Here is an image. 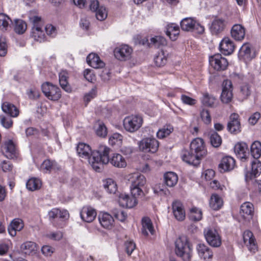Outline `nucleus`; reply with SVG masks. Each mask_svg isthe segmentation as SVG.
I'll return each mask as SVG.
<instances>
[{"mask_svg": "<svg viewBox=\"0 0 261 261\" xmlns=\"http://www.w3.org/2000/svg\"><path fill=\"white\" fill-rule=\"evenodd\" d=\"M97 151V149L93 151H91L90 146L84 143H80L76 147V151L79 155L83 158L88 159L90 163V159L92 158L93 152Z\"/></svg>", "mask_w": 261, "mask_h": 261, "instance_id": "17", "label": "nucleus"}, {"mask_svg": "<svg viewBox=\"0 0 261 261\" xmlns=\"http://www.w3.org/2000/svg\"><path fill=\"white\" fill-rule=\"evenodd\" d=\"M251 94L250 87L248 84L242 85L240 88L239 93V98L240 100L243 101L246 99Z\"/></svg>", "mask_w": 261, "mask_h": 261, "instance_id": "48", "label": "nucleus"}, {"mask_svg": "<svg viewBox=\"0 0 261 261\" xmlns=\"http://www.w3.org/2000/svg\"><path fill=\"white\" fill-rule=\"evenodd\" d=\"M173 131V127L171 125H166L160 128L156 133L159 139H163L168 136Z\"/></svg>", "mask_w": 261, "mask_h": 261, "instance_id": "44", "label": "nucleus"}, {"mask_svg": "<svg viewBox=\"0 0 261 261\" xmlns=\"http://www.w3.org/2000/svg\"><path fill=\"white\" fill-rule=\"evenodd\" d=\"M96 133L99 137H106L107 135V129L106 126L103 123H99L96 130Z\"/></svg>", "mask_w": 261, "mask_h": 261, "instance_id": "60", "label": "nucleus"}, {"mask_svg": "<svg viewBox=\"0 0 261 261\" xmlns=\"http://www.w3.org/2000/svg\"><path fill=\"white\" fill-rule=\"evenodd\" d=\"M197 251L199 257L204 261H210L213 256L212 250L203 244H199L197 246Z\"/></svg>", "mask_w": 261, "mask_h": 261, "instance_id": "16", "label": "nucleus"}, {"mask_svg": "<svg viewBox=\"0 0 261 261\" xmlns=\"http://www.w3.org/2000/svg\"><path fill=\"white\" fill-rule=\"evenodd\" d=\"M224 20L216 18L212 21L210 29L213 35H217L224 30Z\"/></svg>", "mask_w": 261, "mask_h": 261, "instance_id": "27", "label": "nucleus"}, {"mask_svg": "<svg viewBox=\"0 0 261 261\" xmlns=\"http://www.w3.org/2000/svg\"><path fill=\"white\" fill-rule=\"evenodd\" d=\"M42 91L44 95L51 100H58L61 97L60 88L48 82H46L42 85Z\"/></svg>", "mask_w": 261, "mask_h": 261, "instance_id": "6", "label": "nucleus"}, {"mask_svg": "<svg viewBox=\"0 0 261 261\" xmlns=\"http://www.w3.org/2000/svg\"><path fill=\"white\" fill-rule=\"evenodd\" d=\"M87 63L94 68H101L105 66V63L99 56L94 53L90 54L87 57Z\"/></svg>", "mask_w": 261, "mask_h": 261, "instance_id": "28", "label": "nucleus"}, {"mask_svg": "<svg viewBox=\"0 0 261 261\" xmlns=\"http://www.w3.org/2000/svg\"><path fill=\"white\" fill-rule=\"evenodd\" d=\"M201 118L205 124H209L211 122V117L207 110L203 109L200 113Z\"/></svg>", "mask_w": 261, "mask_h": 261, "instance_id": "61", "label": "nucleus"}, {"mask_svg": "<svg viewBox=\"0 0 261 261\" xmlns=\"http://www.w3.org/2000/svg\"><path fill=\"white\" fill-rule=\"evenodd\" d=\"M12 20L10 18L4 13H0V29L6 31L10 26Z\"/></svg>", "mask_w": 261, "mask_h": 261, "instance_id": "47", "label": "nucleus"}, {"mask_svg": "<svg viewBox=\"0 0 261 261\" xmlns=\"http://www.w3.org/2000/svg\"><path fill=\"white\" fill-rule=\"evenodd\" d=\"M143 123V118L139 115H131L125 117L123 120L125 129L130 133L138 130Z\"/></svg>", "mask_w": 261, "mask_h": 261, "instance_id": "3", "label": "nucleus"}, {"mask_svg": "<svg viewBox=\"0 0 261 261\" xmlns=\"http://www.w3.org/2000/svg\"><path fill=\"white\" fill-rule=\"evenodd\" d=\"M142 229L141 232L144 236H147L149 232L153 234L154 230L152 225L151 219L147 217H144L142 219Z\"/></svg>", "mask_w": 261, "mask_h": 261, "instance_id": "31", "label": "nucleus"}, {"mask_svg": "<svg viewBox=\"0 0 261 261\" xmlns=\"http://www.w3.org/2000/svg\"><path fill=\"white\" fill-rule=\"evenodd\" d=\"M261 173V162L257 160H254L251 162V170L250 172L246 174V179H251L255 178Z\"/></svg>", "mask_w": 261, "mask_h": 261, "instance_id": "30", "label": "nucleus"}, {"mask_svg": "<svg viewBox=\"0 0 261 261\" xmlns=\"http://www.w3.org/2000/svg\"><path fill=\"white\" fill-rule=\"evenodd\" d=\"M128 180L130 186L143 187L146 184V178L143 175L139 173H134L130 175Z\"/></svg>", "mask_w": 261, "mask_h": 261, "instance_id": "25", "label": "nucleus"}, {"mask_svg": "<svg viewBox=\"0 0 261 261\" xmlns=\"http://www.w3.org/2000/svg\"><path fill=\"white\" fill-rule=\"evenodd\" d=\"M5 156L10 159L16 157V150L15 146L12 140H9L5 144Z\"/></svg>", "mask_w": 261, "mask_h": 261, "instance_id": "35", "label": "nucleus"}, {"mask_svg": "<svg viewBox=\"0 0 261 261\" xmlns=\"http://www.w3.org/2000/svg\"><path fill=\"white\" fill-rule=\"evenodd\" d=\"M210 66L217 71L224 70L228 66L227 60L221 54H215L209 58Z\"/></svg>", "mask_w": 261, "mask_h": 261, "instance_id": "9", "label": "nucleus"}, {"mask_svg": "<svg viewBox=\"0 0 261 261\" xmlns=\"http://www.w3.org/2000/svg\"><path fill=\"white\" fill-rule=\"evenodd\" d=\"M84 76L90 82L92 83L95 80V75L92 70L86 69L84 72Z\"/></svg>", "mask_w": 261, "mask_h": 261, "instance_id": "62", "label": "nucleus"}, {"mask_svg": "<svg viewBox=\"0 0 261 261\" xmlns=\"http://www.w3.org/2000/svg\"><path fill=\"white\" fill-rule=\"evenodd\" d=\"M14 31L18 34H23L27 30V25L25 21L21 19L14 20Z\"/></svg>", "mask_w": 261, "mask_h": 261, "instance_id": "46", "label": "nucleus"}, {"mask_svg": "<svg viewBox=\"0 0 261 261\" xmlns=\"http://www.w3.org/2000/svg\"><path fill=\"white\" fill-rule=\"evenodd\" d=\"M59 83L61 87L66 92L71 91L70 87L68 84L67 79L68 73L66 71H62L59 73Z\"/></svg>", "mask_w": 261, "mask_h": 261, "instance_id": "38", "label": "nucleus"}, {"mask_svg": "<svg viewBox=\"0 0 261 261\" xmlns=\"http://www.w3.org/2000/svg\"><path fill=\"white\" fill-rule=\"evenodd\" d=\"M239 117V115L236 113H233L230 116L227 129L231 134H238L241 132V124Z\"/></svg>", "mask_w": 261, "mask_h": 261, "instance_id": "14", "label": "nucleus"}, {"mask_svg": "<svg viewBox=\"0 0 261 261\" xmlns=\"http://www.w3.org/2000/svg\"><path fill=\"white\" fill-rule=\"evenodd\" d=\"M222 87L221 100L224 103H228L232 100L233 97L232 83L230 80H224Z\"/></svg>", "mask_w": 261, "mask_h": 261, "instance_id": "10", "label": "nucleus"}, {"mask_svg": "<svg viewBox=\"0 0 261 261\" xmlns=\"http://www.w3.org/2000/svg\"><path fill=\"white\" fill-rule=\"evenodd\" d=\"M210 139L212 145L214 147H219L222 143V139L216 132L211 134Z\"/></svg>", "mask_w": 261, "mask_h": 261, "instance_id": "53", "label": "nucleus"}, {"mask_svg": "<svg viewBox=\"0 0 261 261\" xmlns=\"http://www.w3.org/2000/svg\"><path fill=\"white\" fill-rule=\"evenodd\" d=\"M48 217L50 220L53 221L55 219L60 218L61 219H66L69 217V213L67 211L61 210L57 208H53L48 212ZM54 223L53 221H52Z\"/></svg>", "mask_w": 261, "mask_h": 261, "instance_id": "29", "label": "nucleus"}, {"mask_svg": "<svg viewBox=\"0 0 261 261\" xmlns=\"http://www.w3.org/2000/svg\"><path fill=\"white\" fill-rule=\"evenodd\" d=\"M1 123L2 125L6 128H9L12 126L13 121L9 118H6L5 116H1Z\"/></svg>", "mask_w": 261, "mask_h": 261, "instance_id": "64", "label": "nucleus"}, {"mask_svg": "<svg viewBox=\"0 0 261 261\" xmlns=\"http://www.w3.org/2000/svg\"><path fill=\"white\" fill-rule=\"evenodd\" d=\"M7 44L5 38H0V56H5L7 53Z\"/></svg>", "mask_w": 261, "mask_h": 261, "instance_id": "59", "label": "nucleus"}, {"mask_svg": "<svg viewBox=\"0 0 261 261\" xmlns=\"http://www.w3.org/2000/svg\"><path fill=\"white\" fill-rule=\"evenodd\" d=\"M236 165L234 159L230 156L223 158L219 165L221 172H227L233 169Z\"/></svg>", "mask_w": 261, "mask_h": 261, "instance_id": "21", "label": "nucleus"}, {"mask_svg": "<svg viewBox=\"0 0 261 261\" xmlns=\"http://www.w3.org/2000/svg\"><path fill=\"white\" fill-rule=\"evenodd\" d=\"M234 47L233 41L228 37L224 38L219 44L221 52L225 55H229L232 53Z\"/></svg>", "mask_w": 261, "mask_h": 261, "instance_id": "19", "label": "nucleus"}, {"mask_svg": "<svg viewBox=\"0 0 261 261\" xmlns=\"http://www.w3.org/2000/svg\"><path fill=\"white\" fill-rule=\"evenodd\" d=\"M215 97L212 95L208 94V93L203 94V96L201 98L202 103L206 106H213L215 102Z\"/></svg>", "mask_w": 261, "mask_h": 261, "instance_id": "52", "label": "nucleus"}, {"mask_svg": "<svg viewBox=\"0 0 261 261\" xmlns=\"http://www.w3.org/2000/svg\"><path fill=\"white\" fill-rule=\"evenodd\" d=\"M118 201L120 205L122 207H126L128 208H132L134 207L138 203V201L136 199H132V198H130L128 195L124 194H121L120 195Z\"/></svg>", "mask_w": 261, "mask_h": 261, "instance_id": "32", "label": "nucleus"}, {"mask_svg": "<svg viewBox=\"0 0 261 261\" xmlns=\"http://www.w3.org/2000/svg\"><path fill=\"white\" fill-rule=\"evenodd\" d=\"M181 157L183 161L194 166L198 165L201 160V158L190 148L183 150Z\"/></svg>", "mask_w": 261, "mask_h": 261, "instance_id": "11", "label": "nucleus"}, {"mask_svg": "<svg viewBox=\"0 0 261 261\" xmlns=\"http://www.w3.org/2000/svg\"><path fill=\"white\" fill-rule=\"evenodd\" d=\"M236 155L242 161H245L249 156L247 144L245 142L238 143L234 147Z\"/></svg>", "mask_w": 261, "mask_h": 261, "instance_id": "18", "label": "nucleus"}, {"mask_svg": "<svg viewBox=\"0 0 261 261\" xmlns=\"http://www.w3.org/2000/svg\"><path fill=\"white\" fill-rule=\"evenodd\" d=\"M27 188L31 191L39 190L42 186V182L39 178L33 177L29 179L26 184Z\"/></svg>", "mask_w": 261, "mask_h": 261, "instance_id": "39", "label": "nucleus"}, {"mask_svg": "<svg viewBox=\"0 0 261 261\" xmlns=\"http://www.w3.org/2000/svg\"><path fill=\"white\" fill-rule=\"evenodd\" d=\"M24 227L23 221L21 219L16 218L13 219L8 227V231L12 237L16 235V232L20 231Z\"/></svg>", "mask_w": 261, "mask_h": 261, "instance_id": "23", "label": "nucleus"}, {"mask_svg": "<svg viewBox=\"0 0 261 261\" xmlns=\"http://www.w3.org/2000/svg\"><path fill=\"white\" fill-rule=\"evenodd\" d=\"M239 56L247 60H250L254 58L255 54L252 51L250 44L244 43L240 49Z\"/></svg>", "mask_w": 261, "mask_h": 261, "instance_id": "26", "label": "nucleus"}, {"mask_svg": "<svg viewBox=\"0 0 261 261\" xmlns=\"http://www.w3.org/2000/svg\"><path fill=\"white\" fill-rule=\"evenodd\" d=\"M253 205L249 202H244L240 208V214L245 219H249L253 213Z\"/></svg>", "mask_w": 261, "mask_h": 261, "instance_id": "33", "label": "nucleus"}, {"mask_svg": "<svg viewBox=\"0 0 261 261\" xmlns=\"http://www.w3.org/2000/svg\"><path fill=\"white\" fill-rule=\"evenodd\" d=\"M21 249L25 254H30L37 250V246L35 243L28 241L21 245Z\"/></svg>", "mask_w": 261, "mask_h": 261, "instance_id": "45", "label": "nucleus"}, {"mask_svg": "<svg viewBox=\"0 0 261 261\" xmlns=\"http://www.w3.org/2000/svg\"><path fill=\"white\" fill-rule=\"evenodd\" d=\"M95 16L96 18L100 21L105 20L108 16V13L106 8L102 6H100L99 9L95 11Z\"/></svg>", "mask_w": 261, "mask_h": 261, "instance_id": "57", "label": "nucleus"}, {"mask_svg": "<svg viewBox=\"0 0 261 261\" xmlns=\"http://www.w3.org/2000/svg\"><path fill=\"white\" fill-rule=\"evenodd\" d=\"M3 111L12 117H16L19 115L18 109L13 104L5 102L2 105Z\"/></svg>", "mask_w": 261, "mask_h": 261, "instance_id": "34", "label": "nucleus"}, {"mask_svg": "<svg viewBox=\"0 0 261 261\" xmlns=\"http://www.w3.org/2000/svg\"><path fill=\"white\" fill-rule=\"evenodd\" d=\"M105 189L109 193H115L117 191V185L114 181L111 178H108L104 181Z\"/></svg>", "mask_w": 261, "mask_h": 261, "instance_id": "49", "label": "nucleus"}, {"mask_svg": "<svg viewBox=\"0 0 261 261\" xmlns=\"http://www.w3.org/2000/svg\"><path fill=\"white\" fill-rule=\"evenodd\" d=\"M180 27L183 31H192L199 34L204 31V27L192 18H184L180 22Z\"/></svg>", "mask_w": 261, "mask_h": 261, "instance_id": "4", "label": "nucleus"}, {"mask_svg": "<svg viewBox=\"0 0 261 261\" xmlns=\"http://www.w3.org/2000/svg\"><path fill=\"white\" fill-rule=\"evenodd\" d=\"M57 163L55 161H51L49 160H45L41 165L42 170H45V172L50 171L52 169H55L57 167Z\"/></svg>", "mask_w": 261, "mask_h": 261, "instance_id": "55", "label": "nucleus"}, {"mask_svg": "<svg viewBox=\"0 0 261 261\" xmlns=\"http://www.w3.org/2000/svg\"><path fill=\"white\" fill-rule=\"evenodd\" d=\"M223 200L218 194H213L212 195L210 200V206L214 210H218L223 205Z\"/></svg>", "mask_w": 261, "mask_h": 261, "instance_id": "37", "label": "nucleus"}, {"mask_svg": "<svg viewBox=\"0 0 261 261\" xmlns=\"http://www.w3.org/2000/svg\"><path fill=\"white\" fill-rule=\"evenodd\" d=\"M97 215L96 210L91 206H84L80 212L81 219L85 222H92L95 218Z\"/></svg>", "mask_w": 261, "mask_h": 261, "instance_id": "15", "label": "nucleus"}, {"mask_svg": "<svg viewBox=\"0 0 261 261\" xmlns=\"http://www.w3.org/2000/svg\"><path fill=\"white\" fill-rule=\"evenodd\" d=\"M167 44L166 39L161 36H155L151 38L149 46L155 48H159Z\"/></svg>", "mask_w": 261, "mask_h": 261, "instance_id": "40", "label": "nucleus"}, {"mask_svg": "<svg viewBox=\"0 0 261 261\" xmlns=\"http://www.w3.org/2000/svg\"><path fill=\"white\" fill-rule=\"evenodd\" d=\"M243 238L248 249L250 252L255 253L257 250V246L253 233L249 230H246L243 233Z\"/></svg>", "mask_w": 261, "mask_h": 261, "instance_id": "12", "label": "nucleus"}, {"mask_svg": "<svg viewBox=\"0 0 261 261\" xmlns=\"http://www.w3.org/2000/svg\"><path fill=\"white\" fill-rule=\"evenodd\" d=\"M112 214L116 219L121 222L124 221L127 217V214L120 209L115 208L113 210Z\"/></svg>", "mask_w": 261, "mask_h": 261, "instance_id": "56", "label": "nucleus"}, {"mask_svg": "<svg viewBox=\"0 0 261 261\" xmlns=\"http://www.w3.org/2000/svg\"><path fill=\"white\" fill-rule=\"evenodd\" d=\"M30 21L32 24V28L42 27L41 18L38 16H32L30 17Z\"/></svg>", "mask_w": 261, "mask_h": 261, "instance_id": "58", "label": "nucleus"}, {"mask_svg": "<svg viewBox=\"0 0 261 261\" xmlns=\"http://www.w3.org/2000/svg\"><path fill=\"white\" fill-rule=\"evenodd\" d=\"M140 150L145 152L155 153L159 146V142L154 138H145L141 140L139 143Z\"/></svg>", "mask_w": 261, "mask_h": 261, "instance_id": "7", "label": "nucleus"}, {"mask_svg": "<svg viewBox=\"0 0 261 261\" xmlns=\"http://www.w3.org/2000/svg\"><path fill=\"white\" fill-rule=\"evenodd\" d=\"M164 181L166 185L169 187H173L177 183L178 176L173 172H168L165 173Z\"/></svg>", "mask_w": 261, "mask_h": 261, "instance_id": "36", "label": "nucleus"}, {"mask_svg": "<svg viewBox=\"0 0 261 261\" xmlns=\"http://www.w3.org/2000/svg\"><path fill=\"white\" fill-rule=\"evenodd\" d=\"M192 248L187 238L178 237L175 242V253L184 261H189L192 257Z\"/></svg>", "mask_w": 261, "mask_h": 261, "instance_id": "2", "label": "nucleus"}, {"mask_svg": "<svg viewBox=\"0 0 261 261\" xmlns=\"http://www.w3.org/2000/svg\"><path fill=\"white\" fill-rule=\"evenodd\" d=\"M123 137L118 133L113 134L109 140V144L111 145L119 146L122 143Z\"/></svg>", "mask_w": 261, "mask_h": 261, "instance_id": "54", "label": "nucleus"}, {"mask_svg": "<svg viewBox=\"0 0 261 261\" xmlns=\"http://www.w3.org/2000/svg\"><path fill=\"white\" fill-rule=\"evenodd\" d=\"M142 187H138L134 186H130V192L132 196V199H136L142 198L144 193L142 189Z\"/></svg>", "mask_w": 261, "mask_h": 261, "instance_id": "51", "label": "nucleus"}, {"mask_svg": "<svg viewBox=\"0 0 261 261\" xmlns=\"http://www.w3.org/2000/svg\"><path fill=\"white\" fill-rule=\"evenodd\" d=\"M231 36L237 41L242 40L245 35V29L240 24L233 25L231 29Z\"/></svg>", "mask_w": 261, "mask_h": 261, "instance_id": "24", "label": "nucleus"}, {"mask_svg": "<svg viewBox=\"0 0 261 261\" xmlns=\"http://www.w3.org/2000/svg\"><path fill=\"white\" fill-rule=\"evenodd\" d=\"M189 148L201 158L206 153L204 141L199 138H196L192 141Z\"/></svg>", "mask_w": 261, "mask_h": 261, "instance_id": "13", "label": "nucleus"}, {"mask_svg": "<svg viewBox=\"0 0 261 261\" xmlns=\"http://www.w3.org/2000/svg\"><path fill=\"white\" fill-rule=\"evenodd\" d=\"M110 149L106 146L101 145L97 151L93 152L92 158L90 159V164L93 169L99 171L103 164L110 162L113 166L117 168H124L126 166L124 158L119 153H114L110 159L109 154Z\"/></svg>", "mask_w": 261, "mask_h": 261, "instance_id": "1", "label": "nucleus"}, {"mask_svg": "<svg viewBox=\"0 0 261 261\" xmlns=\"http://www.w3.org/2000/svg\"><path fill=\"white\" fill-rule=\"evenodd\" d=\"M101 225L105 228L111 229L114 225L113 217L108 213H101L98 216Z\"/></svg>", "mask_w": 261, "mask_h": 261, "instance_id": "22", "label": "nucleus"}, {"mask_svg": "<svg viewBox=\"0 0 261 261\" xmlns=\"http://www.w3.org/2000/svg\"><path fill=\"white\" fill-rule=\"evenodd\" d=\"M31 36L34 40L40 42L45 40V35L42 30V27L32 28Z\"/></svg>", "mask_w": 261, "mask_h": 261, "instance_id": "42", "label": "nucleus"}, {"mask_svg": "<svg viewBox=\"0 0 261 261\" xmlns=\"http://www.w3.org/2000/svg\"><path fill=\"white\" fill-rule=\"evenodd\" d=\"M126 252L130 255L136 248V245L133 241H127L125 243Z\"/></svg>", "mask_w": 261, "mask_h": 261, "instance_id": "63", "label": "nucleus"}, {"mask_svg": "<svg viewBox=\"0 0 261 261\" xmlns=\"http://www.w3.org/2000/svg\"><path fill=\"white\" fill-rule=\"evenodd\" d=\"M202 217V213L201 210L196 207H193L190 210L189 214L190 219L194 221H199Z\"/></svg>", "mask_w": 261, "mask_h": 261, "instance_id": "50", "label": "nucleus"}, {"mask_svg": "<svg viewBox=\"0 0 261 261\" xmlns=\"http://www.w3.org/2000/svg\"><path fill=\"white\" fill-rule=\"evenodd\" d=\"M250 153L255 159H258L261 155V143L259 141H254L251 145Z\"/></svg>", "mask_w": 261, "mask_h": 261, "instance_id": "43", "label": "nucleus"}, {"mask_svg": "<svg viewBox=\"0 0 261 261\" xmlns=\"http://www.w3.org/2000/svg\"><path fill=\"white\" fill-rule=\"evenodd\" d=\"M168 54L163 50H161L155 56L154 61L156 66L158 67L164 66L167 62Z\"/></svg>", "mask_w": 261, "mask_h": 261, "instance_id": "41", "label": "nucleus"}, {"mask_svg": "<svg viewBox=\"0 0 261 261\" xmlns=\"http://www.w3.org/2000/svg\"><path fill=\"white\" fill-rule=\"evenodd\" d=\"M205 238L208 244L214 247L221 244V238L218 231L214 227H207L203 230Z\"/></svg>", "mask_w": 261, "mask_h": 261, "instance_id": "5", "label": "nucleus"}, {"mask_svg": "<svg viewBox=\"0 0 261 261\" xmlns=\"http://www.w3.org/2000/svg\"><path fill=\"white\" fill-rule=\"evenodd\" d=\"M133 49L126 44H122L116 47L114 50L115 58L119 61H125L131 58Z\"/></svg>", "mask_w": 261, "mask_h": 261, "instance_id": "8", "label": "nucleus"}, {"mask_svg": "<svg viewBox=\"0 0 261 261\" xmlns=\"http://www.w3.org/2000/svg\"><path fill=\"white\" fill-rule=\"evenodd\" d=\"M172 212L175 219L179 221H183L186 217L184 206L181 202L175 201L172 203Z\"/></svg>", "mask_w": 261, "mask_h": 261, "instance_id": "20", "label": "nucleus"}]
</instances>
